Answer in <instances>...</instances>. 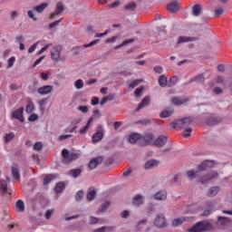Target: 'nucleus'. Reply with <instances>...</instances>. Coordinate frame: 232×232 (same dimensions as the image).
<instances>
[{
	"mask_svg": "<svg viewBox=\"0 0 232 232\" xmlns=\"http://www.w3.org/2000/svg\"><path fill=\"white\" fill-rule=\"evenodd\" d=\"M72 134H63V135L59 136L58 140H61V141L66 140L68 139H72Z\"/></svg>",
	"mask_w": 232,
	"mask_h": 232,
	"instance_id": "obj_53",
	"label": "nucleus"
},
{
	"mask_svg": "<svg viewBox=\"0 0 232 232\" xmlns=\"http://www.w3.org/2000/svg\"><path fill=\"white\" fill-rule=\"evenodd\" d=\"M102 160H104V157L102 156L92 159L88 164L89 169H95L97 166H101V164H102Z\"/></svg>",
	"mask_w": 232,
	"mask_h": 232,
	"instance_id": "obj_9",
	"label": "nucleus"
},
{
	"mask_svg": "<svg viewBox=\"0 0 232 232\" xmlns=\"http://www.w3.org/2000/svg\"><path fill=\"white\" fill-rule=\"evenodd\" d=\"M77 110L79 111H82V113H88V106H86V105H84V106L81 105L77 108Z\"/></svg>",
	"mask_w": 232,
	"mask_h": 232,
	"instance_id": "obj_58",
	"label": "nucleus"
},
{
	"mask_svg": "<svg viewBox=\"0 0 232 232\" xmlns=\"http://www.w3.org/2000/svg\"><path fill=\"white\" fill-rule=\"evenodd\" d=\"M22 86L17 84V83H12L9 85V90H11L12 92H15L17 90H21Z\"/></svg>",
	"mask_w": 232,
	"mask_h": 232,
	"instance_id": "obj_50",
	"label": "nucleus"
},
{
	"mask_svg": "<svg viewBox=\"0 0 232 232\" xmlns=\"http://www.w3.org/2000/svg\"><path fill=\"white\" fill-rule=\"evenodd\" d=\"M137 140H140V134H139V133H132V134L130 135L129 142L130 144H135V142H137Z\"/></svg>",
	"mask_w": 232,
	"mask_h": 232,
	"instance_id": "obj_33",
	"label": "nucleus"
},
{
	"mask_svg": "<svg viewBox=\"0 0 232 232\" xmlns=\"http://www.w3.org/2000/svg\"><path fill=\"white\" fill-rule=\"evenodd\" d=\"M171 102L175 106H182V104H185V102H188V99L187 98L173 97V98H171Z\"/></svg>",
	"mask_w": 232,
	"mask_h": 232,
	"instance_id": "obj_24",
	"label": "nucleus"
},
{
	"mask_svg": "<svg viewBox=\"0 0 232 232\" xmlns=\"http://www.w3.org/2000/svg\"><path fill=\"white\" fill-rule=\"evenodd\" d=\"M218 191H220V187H211L207 192V197H216L218 195Z\"/></svg>",
	"mask_w": 232,
	"mask_h": 232,
	"instance_id": "obj_28",
	"label": "nucleus"
},
{
	"mask_svg": "<svg viewBox=\"0 0 232 232\" xmlns=\"http://www.w3.org/2000/svg\"><path fill=\"white\" fill-rule=\"evenodd\" d=\"M65 185L63 182H59L55 186L56 193H63L64 191Z\"/></svg>",
	"mask_w": 232,
	"mask_h": 232,
	"instance_id": "obj_41",
	"label": "nucleus"
},
{
	"mask_svg": "<svg viewBox=\"0 0 232 232\" xmlns=\"http://www.w3.org/2000/svg\"><path fill=\"white\" fill-rule=\"evenodd\" d=\"M23 113H24V107H20L12 112L11 117L16 119V121H19L20 122H24Z\"/></svg>",
	"mask_w": 232,
	"mask_h": 232,
	"instance_id": "obj_8",
	"label": "nucleus"
},
{
	"mask_svg": "<svg viewBox=\"0 0 232 232\" xmlns=\"http://www.w3.org/2000/svg\"><path fill=\"white\" fill-rule=\"evenodd\" d=\"M97 195V192L93 188H89L87 193V199L93 200L95 198V196Z\"/></svg>",
	"mask_w": 232,
	"mask_h": 232,
	"instance_id": "obj_40",
	"label": "nucleus"
},
{
	"mask_svg": "<svg viewBox=\"0 0 232 232\" xmlns=\"http://www.w3.org/2000/svg\"><path fill=\"white\" fill-rule=\"evenodd\" d=\"M0 191L1 193H6L8 191V184L5 179H0Z\"/></svg>",
	"mask_w": 232,
	"mask_h": 232,
	"instance_id": "obj_36",
	"label": "nucleus"
},
{
	"mask_svg": "<svg viewBox=\"0 0 232 232\" xmlns=\"http://www.w3.org/2000/svg\"><path fill=\"white\" fill-rule=\"evenodd\" d=\"M27 15L29 17V19H33V21H37V17H35V14H34V11L29 10L27 11Z\"/></svg>",
	"mask_w": 232,
	"mask_h": 232,
	"instance_id": "obj_56",
	"label": "nucleus"
},
{
	"mask_svg": "<svg viewBox=\"0 0 232 232\" xmlns=\"http://www.w3.org/2000/svg\"><path fill=\"white\" fill-rule=\"evenodd\" d=\"M160 162L157 160H150L144 165V169H153V168H157Z\"/></svg>",
	"mask_w": 232,
	"mask_h": 232,
	"instance_id": "obj_20",
	"label": "nucleus"
},
{
	"mask_svg": "<svg viewBox=\"0 0 232 232\" xmlns=\"http://www.w3.org/2000/svg\"><path fill=\"white\" fill-rule=\"evenodd\" d=\"M7 63H8L7 68H12V66H14V63H15V57L12 56L11 58L8 59Z\"/></svg>",
	"mask_w": 232,
	"mask_h": 232,
	"instance_id": "obj_59",
	"label": "nucleus"
},
{
	"mask_svg": "<svg viewBox=\"0 0 232 232\" xmlns=\"http://www.w3.org/2000/svg\"><path fill=\"white\" fill-rule=\"evenodd\" d=\"M151 101V98L150 96H146L142 99V101L138 105L136 111H140L142 108H145V106H150V102Z\"/></svg>",
	"mask_w": 232,
	"mask_h": 232,
	"instance_id": "obj_19",
	"label": "nucleus"
},
{
	"mask_svg": "<svg viewBox=\"0 0 232 232\" xmlns=\"http://www.w3.org/2000/svg\"><path fill=\"white\" fill-rule=\"evenodd\" d=\"M135 39L130 38L123 41L120 45H117L115 48H121V46H126V44H130V43H134Z\"/></svg>",
	"mask_w": 232,
	"mask_h": 232,
	"instance_id": "obj_47",
	"label": "nucleus"
},
{
	"mask_svg": "<svg viewBox=\"0 0 232 232\" xmlns=\"http://www.w3.org/2000/svg\"><path fill=\"white\" fill-rule=\"evenodd\" d=\"M224 14V8L222 7H218L217 9L214 10V15L215 17H220Z\"/></svg>",
	"mask_w": 232,
	"mask_h": 232,
	"instance_id": "obj_48",
	"label": "nucleus"
},
{
	"mask_svg": "<svg viewBox=\"0 0 232 232\" xmlns=\"http://www.w3.org/2000/svg\"><path fill=\"white\" fill-rule=\"evenodd\" d=\"M54 179H57V175H55V174L46 175L44 178V185L46 186V185L50 184L52 182V180H54Z\"/></svg>",
	"mask_w": 232,
	"mask_h": 232,
	"instance_id": "obj_31",
	"label": "nucleus"
},
{
	"mask_svg": "<svg viewBox=\"0 0 232 232\" xmlns=\"http://www.w3.org/2000/svg\"><path fill=\"white\" fill-rule=\"evenodd\" d=\"M125 12H135L137 10V3L130 2L123 6Z\"/></svg>",
	"mask_w": 232,
	"mask_h": 232,
	"instance_id": "obj_25",
	"label": "nucleus"
},
{
	"mask_svg": "<svg viewBox=\"0 0 232 232\" xmlns=\"http://www.w3.org/2000/svg\"><path fill=\"white\" fill-rule=\"evenodd\" d=\"M220 122H224V118H222V117H209L206 121L207 126H217V124H220Z\"/></svg>",
	"mask_w": 232,
	"mask_h": 232,
	"instance_id": "obj_12",
	"label": "nucleus"
},
{
	"mask_svg": "<svg viewBox=\"0 0 232 232\" xmlns=\"http://www.w3.org/2000/svg\"><path fill=\"white\" fill-rule=\"evenodd\" d=\"M142 92H144V86H140L139 88H137L134 92L136 97H140V93H142Z\"/></svg>",
	"mask_w": 232,
	"mask_h": 232,
	"instance_id": "obj_54",
	"label": "nucleus"
},
{
	"mask_svg": "<svg viewBox=\"0 0 232 232\" xmlns=\"http://www.w3.org/2000/svg\"><path fill=\"white\" fill-rule=\"evenodd\" d=\"M82 173V169H73L69 170L68 175H70V177H72V179H77V177H81Z\"/></svg>",
	"mask_w": 232,
	"mask_h": 232,
	"instance_id": "obj_29",
	"label": "nucleus"
},
{
	"mask_svg": "<svg viewBox=\"0 0 232 232\" xmlns=\"http://www.w3.org/2000/svg\"><path fill=\"white\" fill-rule=\"evenodd\" d=\"M140 82H142V80H134L132 81L130 84H129V88L133 89V88H137V86H139L140 84Z\"/></svg>",
	"mask_w": 232,
	"mask_h": 232,
	"instance_id": "obj_45",
	"label": "nucleus"
},
{
	"mask_svg": "<svg viewBox=\"0 0 232 232\" xmlns=\"http://www.w3.org/2000/svg\"><path fill=\"white\" fill-rule=\"evenodd\" d=\"M103 232H111L113 229H115L114 227H102Z\"/></svg>",
	"mask_w": 232,
	"mask_h": 232,
	"instance_id": "obj_64",
	"label": "nucleus"
},
{
	"mask_svg": "<svg viewBox=\"0 0 232 232\" xmlns=\"http://www.w3.org/2000/svg\"><path fill=\"white\" fill-rule=\"evenodd\" d=\"M153 70L155 73H162V72H164V69L162 68V66H160V65L154 66Z\"/></svg>",
	"mask_w": 232,
	"mask_h": 232,
	"instance_id": "obj_61",
	"label": "nucleus"
},
{
	"mask_svg": "<svg viewBox=\"0 0 232 232\" xmlns=\"http://www.w3.org/2000/svg\"><path fill=\"white\" fill-rule=\"evenodd\" d=\"M218 220L221 224V226H226L228 222L227 218H224V217H218Z\"/></svg>",
	"mask_w": 232,
	"mask_h": 232,
	"instance_id": "obj_52",
	"label": "nucleus"
},
{
	"mask_svg": "<svg viewBox=\"0 0 232 232\" xmlns=\"http://www.w3.org/2000/svg\"><path fill=\"white\" fill-rule=\"evenodd\" d=\"M34 110H35V106L34 105V102L32 101H29L25 107V111L26 113H32Z\"/></svg>",
	"mask_w": 232,
	"mask_h": 232,
	"instance_id": "obj_37",
	"label": "nucleus"
},
{
	"mask_svg": "<svg viewBox=\"0 0 232 232\" xmlns=\"http://www.w3.org/2000/svg\"><path fill=\"white\" fill-rule=\"evenodd\" d=\"M82 198H84V191L82 190H79L78 192H76L75 194V200H81Z\"/></svg>",
	"mask_w": 232,
	"mask_h": 232,
	"instance_id": "obj_51",
	"label": "nucleus"
},
{
	"mask_svg": "<svg viewBox=\"0 0 232 232\" xmlns=\"http://www.w3.org/2000/svg\"><path fill=\"white\" fill-rule=\"evenodd\" d=\"M11 173L14 180L21 179V175L19 174V165L13 164V166L11 167Z\"/></svg>",
	"mask_w": 232,
	"mask_h": 232,
	"instance_id": "obj_18",
	"label": "nucleus"
},
{
	"mask_svg": "<svg viewBox=\"0 0 232 232\" xmlns=\"http://www.w3.org/2000/svg\"><path fill=\"white\" fill-rule=\"evenodd\" d=\"M186 221V218H175L172 221V226L177 227V226H180V224L184 223Z\"/></svg>",
	"mask_w": 232,
	"mask_h": 232,
	"instance_id": "obj_44",
	"label": "nucleus"
},
{
	"mask_svg": "<svg viewBox=\"0 0 232 232\" xmlns=\"http://www.w3.org/2000/svg\"><path fill=\"white\" fill-rule=\"evenodd\" d=\"M108 208H110V201H106L105 203H103L100 208V211H106Z\"/></svg>",
	"mask_w": 232,
	"mask_h": 232,
	"instance_id": "obj_60",
	"label": "nucleus"
},
{
	"mask_svg": "<svg viewBox=\"0 0 232 232\" xmlns=\"http://www.w3.org/2000/svg\"><path fill=\"white\" fill-rule=\"evenodd\" d=\"M132 204H133V206H136L137 208H139V206H142V204H144V198L142 197V195H140V194L136 195L132 198Z\"/></svg>",
	"mask_w": 232,
	"mask_h": 232,
	"instance_id": "obj_21",
	"label": "nucleus"
},
{
	"mask_svg": "<svg viewBox=\"0 0 232 232\" xmlns=\"http://www.w3.org/2000/svg\"><path fill=\"white\" fill-rule=\"evenodd\" d=\"M33 149L34 150V151H43V142H35L33 146Z\"/></svg>",
	"mask_w": 232,
	"mask_h": 232,
	"instance_id": "obj_43",
	"label": "nucleus"
},
{
	"mask_svg": "<svg viewBox=\"0 0 232 232\" xmlns=\"http://www.w3.org/2000/svg\"><path fill=\"white\" fill-rule=\"evenodd\" d=\"M154 225L156 227H166V218L164 214H159L154 219Z\"/></svg>",
	"mask_w": 232,
	"mask_h": 232,
	"instance_id": "obj_11",
	"label": "nucleus"
},
{
	"mask_svg": "<svg viewBox=\"0 0 232 232\" xmlns=\"http://www.w3.org/2000/svg\"><path fill=\"white\" fill-rule=\"evenodd\" d=\"M193 41H198V37L179 36L177 44H182V43H193Z\"/></svg>",
	"mask_w": 232,
	"mask_h": 232,
	"instance_id": "obj_17",
	"label": "nucleus"
},
{
	"mask_svg": "<svg viewBox=\"0 0 232 232\" xmlns=\"http://www.w3.org/2000/svg\"><path fill=\"white\" fill-rule=\"evenodd\" d=\"M136 124H141L142 126H150V124H151V121L148 119L140 120L136 121Z\"/></svg>",
	"mask_w": 232,
	"mask_h": 232,
	"instance_id": "obj_46",
	"label": "nucleus"
},
{
	"mask_svg": "<svg viewBox=\"0 0 232 232\" xmlns=\"http://www.w3.org/2000/svg\"><path fill=\"white\" fill-rule=\"evenodd\" d=\"M38 119H39V116L35 113H33L29 116L28 121L30 122H35V121H37Z\"/></svg>",
	"mask_w": 232,
	"mask_h": 232,
	"instance_id": "obj_55",
	"label": "nucleus"
},
{
	"mask_svg": "<svg viewBox=\"0 0 232 232\" xmlns=\"http://www.w3.org/2000/svg\"><path fill=\"white\" fill-rule=\"evenodd\" d=\"M52 215H53V209H49L45 212L44 217L47 220H49V218H52Z\"/></svg>",
	"mask_w": 232,
	"mask_h": 232,
	"instance_id": "obj_62",
	"label": "nucleus"
},
{
	"mask_svg": "<svg viewBox=\"0 0 232 232\" xmlns=\"http://www.w3.org/2000/svg\"><path fill=\"white\" fill-rule=\"evenodd\" d=\"M74 86L77 90H81L84 87V82L82 79H78L74 82Z\"/></svg>",
	"mask_w": 232,
	"mask_h": 232,
	"instance_id": "obj_42",
	"label": "nucleus"
},
{
	"mask_svg": "<svg viewBox=\"0 0 232 232\" xmlns=\"http://www.w3.org/2000/svg\"><path fill=\"white\" fill-rule=\"evenodd\" d=\"M104 137V130H102V127H98L97 131L92 135V143L95 144L101 140H102Z\"/></svg>",
	"mask_w": 232,
	"mask_h": 232,
	"instance_id": "obj_10",
	"label": "nucleus"
},
{
	"mask_svg": "<svg viewBox=\"0 0 232 232\" xmlns=\"http://www.w3.org/2000/svg\"><path fill=\"white\" fill-rule=\"evenodd\" d=\"M179 122L180 130H184V128H188L193 122V117H186L183 119L178 120Z\"/></svg>",
	"mask_w": 232,
	"mask_h": 232,
	"instance_id": "obj_15",
	"label": "nucleus"
},
{
	"mask_svg": "<svg viewBox=\"0 0 232 232\" xmlns=\"http://www.w3.org/2000/svg\"><path fill=\"white\" fill-rule=\"evenodd\" d=\"M61 52H63V46L56 45L51 50V59L53 61H64V56H61Z\"/></svg>",
	"mask_w": 232,
	"mask_h": 232,
	"instance_id": "obj_4",
	"label": "nucleus"
},
{
	"mask_svg": "<svg viewBox=\"0 0 232 232\" xmlns=\"http://www.w3.org/2000/svg\"><path fill=\"white\" fill-rule=\"evenodd\" d=\"M186 175L188 180H195V179H198V182L203 186H206V184L211 182V180H215V179H218V172L217 170H211L210 172L202 175L198 170L191 169L188 170Z\"/></svg>",
	"mask_w": 232,
	"mask_h": 232,
	"instance_id": "obj_1",
	"label": "nucleus"
},
{
	"mask_svg": "<svg viewBox=\"0 0 232 232\" xmlns=\"http://www.w3.org/2000/svg\"><path fill=\"white\" fill-rule=\"evenodd\" d=\"M153 140V135L151 133H145L143 136H140V140L138 141L139 146H149Z\"/></svg>",
	"mask_w": 232,
	"mask_h": 232,
	"instance_id": "obj_7",
	"label": "nucleus"
},
{
	"mask_svg": "<svg viewBox=\"0 0 232 232\" xmlns=\"http://www.w3.org/2000/svg\"><path fill=\"white\" fill-rule=\"evenodd\" d=\"M33 202H39L43 208H46L48 206L49 202L46 198H44L42 194H37L33 199Z\"/></svg>",
	"mask_w": 232,
	"mask_h": 232,
	"instance_id": "obj_14",
	"label": "nucleus"
},
{
	"mask_svg": "<svg viewBox=\"0 0 232 232\" xmlns=\"http://www.w3.org/2000/svg\"><path fill=\"white\" fill-rule=\"evenodd\" d=\"M212 168H215V161L206 160L198 166V171L202 173V171H206V169H211Z\"/></svg>",
	"mask_w": 232,
	"mask_h": 232,
	"instance_id": "obj_5",
	"label": "nucleus"
},
{
	"mask_svg": "<svg viewBox=\"0 0 232 232\" xmlns=\"http://www.w3.org/2000/svg\"><path fill=\"white\" fill-rule=\"evenodd\" d=\"M49 6V4L44 2L34 7V12H36L37 14H43V12H44V10H46V7Z\"/></svg>",
	"mask_w": 232,
	"mask_h": 232,
	"instance_id": "obj_26",
	"label": "nucleus"
},
{
	"mask_svg": "<svg viewBox=\"0 0 232 232\" xmlns=\"http://www.w3.org/2000/svg\"><path fill=\"white\" fill-rule=\"evenodd\" d=\"M178 81H179V77H177V76L170 77L169 82H168V87L169 88H173V86H175V84H177Z\"/></svg>",
	"mask_w": 232,
	"mask_h": 232,
	"instance_id": "obj_38",
	"label": "nucleus"
},
{
	"mask_svg": "<svg viewBox=\"0 0 232 232\" xmlns=\"http://www.w3.org/2000/svg\"><path fill=\"white\" fill-rule=\"evenodd\" d=\"M155 200H166L168 198V191L160 190L156 194H154Z\"/></svg>",
	"mask_w": 232,
	"mask_h": 232,
	"instance_id": "obj_23",
	"label": "nucleus"
},
{
	"mask_svg": "<svg viewBox=\"0 0 232 232\" xmlns=\"http://www.w3.org/2000/svg\"><path fill=\"white\" fill-rule=\"evenodd\" d=\"M216 82L217 84H224V78L221 75H218L216 78Z\"/></svg>",
	"mask_w": 232,
	"mask_h": 232,
	"instance_id": "obj_63",
	"label": "nucleus"
},
{
	"mask_svg": "<svg viewBox=\"0 0 232 232\" xmlns=\"http://www.w3.org/2000/svg\"><path fill=\"white\" fill-rule=\"evenodd\" d=\"M55 14L61 15L64 12V5L63 2H58L55 8Z\"/></svg>",
	"mask_w": 232,
	"mask_h": 232,
	"instance_id": "obj_34",
	"label": "nucleus"
},
{
	"mask_svg": "<svg viewBox=\"0 0 232 232\" xmlns=\"http://www.w3.org/2000/svg\"><path fill=\"white\" fill-rule=\"evenodd\" d=\"M202 14V5L197 4L192 6V14L195 17H198Z\"/></svg>",
	"mask_w": 232,
	"mask_h": 232,
	"instance_id": "obj_27",
	"label": "nucleus"
},
{
	"mask_svg": "<svg viewBox=\"0 0 232 232\" xmlns=\"http://www.w3.org/2000/svg\"><path fill=\"white\" fill-rule=\"evenodd\" d=\"M167 9L170 14H173L175 12H179V10H180V8L179 7V3L178 2H170L168 5H167Z\"/></svg>",
	"mask_w": 232,
	"mask_h": 232,
	"instance_id": "obj_22",
	"label": "nucleus"
},
{
	"mask_svg": "<svg viewBox=\"0 0 232 232\" xmlns=\"http://www.w3.org/2000/svg\"><path fill=\"white\" fill-rule=\"evenodd\" d=\"M190 82H197L198 84H204L206 82V72L199 73L189 80L188 82L183 83V86H188Z\"/></svg>",
	"mask_w": 232,
	"mask_h": 232,
	"instance_id": "obj_6",
	"label": "nucleus"
},
{
	"mask_svg": "<svg viewBox=\"0 0 232 232\" xmlns=\"http://www.w3.org/2000/svg\"><path fill=\"white\" fill-rule=\"evenodd\" d=\"M16 209L17 211H19L20 213H23V211H24V201L23 200H17L16 201Z\"/></svg>",
	"mask_w": 232,
	"mask_h": 232,
	"instance_id": "obj_39",
	"label": "nucleus"
},
{
	"mask_svg": "<svg viewBox=\"0 0 232 232\" xmlns=\"http://www.w3.org/2000/svg\"><path fill=\"white\" fill-rule=\"evenodd\" d=\"M52 90L53 87L52 85H44L37 90V93L40 95H48V93H52Z\"/></svg>",
	"mask_w": 232,
	"mask_h": 232,
	"instance_id": "obj_16",
	"label": "nucleus"
},
{
	"mask_svg": "<svg viewBox=\"0 0 232 232\" xmlns=\"http://www.w3.org/2000/svg\"><path fill=\"white\" fill-rule=\"evenodd\" d=\"M191 131H193V129L190 127L185 129L183 132V137L185 139H188V137H191Z\"/></svg>",
	"mask_w": 232,
	"mask_h": 232,
	"instance_id": "obj_49",
	"label": "nucleus"
},
{
	"mask_svg": "<svg viewBox=\"0 0 232 232\" xmlns=\"http://www.w3.org/2000/svg\"><path fill=\"white\" fill-rule=\"evenodd\" d=\"M211 229H213V225L209 221L201 220L188 228V232H208L211 231Z\"/></svg>",
	"mask_w": 232,
	"mask_h": 232,
	"instance_id": "obj_2",
	"label": "nucleus"
},
{
	"mask_svg": "<svg viewBox=\"0 0 232 232\" xmlns=\"http://www.w3.org/2000/svg\"><path fill=\"white\" fill-rule=\"evenodd\" d=\"M15 139V134L14 132L6 133L4 137V140L5 144H8L9 142H12Z\"/></svg>",
	"mask_w": 232,
	"mask_h": 232,
	"instance_id": "obj_35",
	"label": "nucleus"
},
{
	"mask_svg": "<svg viewBox=\"0 0 232 232\" xmlns=\"http://www.w3.org/2000/svg\"><path fill=\"white\" fill-rule=\"evenodd\" d=\"M167 142H168V137L161 135L154 140L153 146H156L157 148H162V146H166Z\"/></svg>",
	"mask_w": 232,
	"mask_h": 232,
	"instance_id": "obj_13",
	"label": "nucleus"
},
{
	"mask_svg": "<svg viewBox=\"0 0 232 232\" xmlns=\"http://www.w3.org/2000/svg\"><path fill=\"white\" fill-rule=\"evenodd\" d=\"M158 82L161 88H166V86H168V77H166L164 74L159 77Z\"/></svg>",
	"mask_w": 232,
	"mask_h": 232,
	"instance_id": "obj_32",
	"label": "nucleus"
},
{
	"mask_svg": "<svg viewBox=\"0 0 232 232\" xmlns=\"http://www.w3.org/2000/svg\"><path fill=\"white\" fill-rule=\"evenodd\" d=\"M175 111L173 109H169V110H163L160 114V117L161 119H168V117H171V115H173V112Z\"/></svg>",
	"mask_w": 232,
	"mask_h": 232,
	"instance_id": "obj_30",
	"label": "nucleus"
},
{
	"mask_svg": "<svg viewBox=\"0 0 232 232\" xmlns=\"http://www.w3.org/2000/svg\"><path fill=\"white\" fill-rule=\"evenodd\" d=\"M91 226H93L95 224H99V219L95 217L91 216L89 220Z\"/></svg>",
	"mask_w": 232,
	"mask_h": 232,
	"instance_id": "obj_57",
	"label": "nucleus"
},
{
	"mask_svg": "<svg viewBox=\"0 0 232 232\" xmlns=\"http://www.w3.org/2000/svg\"><path fill=\"white\" fill-rule=\"evenodd\" d=\"M62 157L64 164H70L72 160H77V159H79V153L75 151L70 152L68 150L63 149L62 150Z\"/></svg>",
	"mask_w": 232,
	"mask_h": 232,
	"instance_id": "obj_3",
	"label": "nucleus"
}]
</instances>
